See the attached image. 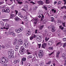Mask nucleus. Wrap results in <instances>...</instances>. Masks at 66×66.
<instances>
[{
    "instance_id": "nucleus-1",
    "label": "nucleus",
    "mask_w": 66,
    "mask_h": 66,
    "mask_svg": "<svg viewBox=\"0 0 66 66\" xmlns=\"http://www.w3.org/2000/svg\"><path fill=\"white\" fill-rule=\"evenodd\" d=\"M1 59H2V60L0 61L1 64L6 63L9 61V60L8 59L4 56H3L2 58H1Z\"/></svg>"
},
{
    "instance_id": "nucleus-2",
    "label": "nucleus",
    "mask_w": 66,
    "mask_h": 66,
    "mask_svg": "<svg viewBox=\"0 0 66 66\" xmlns=\"http://www.w3.org/2000/svg\"><path fill=\"white\" fill-rule=\"evenodd\" d=\"M29 45V41H26L23 44V47L25 48H27Z\"/></svg>"
},
{
    "instance_id": "nucleus-3",
    "label": "nucleus",
    "mask_w": 66,
    "mask_h": 66,
    "mask_svg": "<svg viewBox=\"0 0 66 66\" xmlns=\"http://www.w3.org/2000/svg\"><path fill=\"white\" fill-rule=\"evenodd\" d=\"M43 53L44 52H43V50H40V51L39 53V57H40V58L43 57V56L44 55Z\"/></svg>"
},
{
    "instance_id": "nucleus-4",
    "label": "nucleus",
    "mask_w": 66,
    "mask_h": 66,
    "mask_svg": "<svg viewBox=\"0 0 66 66\" xmlns=\"http://www.w3.org/2000/svg\"><path fill=\"white\" fill-rule=\"evenodd\" d=\"M26 60H27V59L26 58L23 57L20 62L21 64L22 65H23L24 64V62L26 61Z\"/></svg>"
},
{
    "instance_id": "nucleus-5",
    "label": "nucleus",
    "mask_w": 66,
    "mask_h": 66,
    "mask_svg": "<svg viewBox=\"0 0 66 66\" xmlns=\"http://www.w3.org/2000/svg\"><path fill=\"white\" fill-rule=\"evenodd\" d=\"M10 9H3L2 10V12H5V13H9L10 12Z\"/></svg>"
},
{
    "instance_id": "nucleus-6",
    "label": "nucleus",
    "mask_w": 66,
    "mask_h": 66,
    "mask_svg": "<svg viewBox=\"0 0 66 66\" xmlns=\"http://www.w3.org/2000/svg\"><path fill=\"white\" fill-rule=\"evenodd\" d=\"M21 50L20 51V53L21 54H23L24 51H25V49L23 47H21Z\"/></svg>"
},
{
    "instance_id": "nucleus-7",
    "label": "nucleus",
    "mask_w": 66,
    "mask_h": 66,
    "mask_svg": "<svg viewBox=\"0 0 66 66\" xmlns=\"http://www.w3.org/2000/svg\"><path fill=\"white\" fill-rule=\"evenodd\" d=\"M18 43L19 45H21L23 44V40L22 39H19L18 41Z\"/></svg>"
},
{
    "instance_id": "nucleus-8",
    "label": "nucleus",
    "mask_w": 66,
    "mask_h": 66,
    "mask_svg": "<svg viewBox=\"0 0 66 66\" xmlns=\"http://www.w3.org/2000/svg\"><path fill=\"white\" fill-rule=\"evenodd\" d=\"M38 37L37 38V40L38 42H41L42 41V35H39Z\"/></svg>"
},
{
    "instance_id": "nucleus-9",
    "label": "nucleus",
    "mask_w": 66,
    "mask_h": 66,
    "mask_svg": "<svg viewBox=\"0 0 66 66\" xmlns=\"http://www.w3.org/2000/svg\"><path fill=\"white\" fill-rule=\"evenodd\" d=\"M37 21H38L36 19H35V20H34V27H35V26H36Z\"/></svg>"
},
{
    "instance_id": "nucleus-10",
    "label": "nucleus",
    "mask_w": 66,
    "mask_h": 66,
    "mask_svg": "<svg viewBox=\"0 0 66 66\" xmlns=\"http://www.w3.org/2000/svg\"><path fill=\"white\" fill-rule=\"evenodd\" d=\"M28 33L26 34V35H27V36H29V35H31V31H30V30H28Z\"/></svg>"
},
{
    "instance_id": "nucleus-11",
    "label": "nucleus",
    "mask_w": 66,
    "mask_h": 66,
    "mask_svg": "<svg viewBox=\"0 0 66 66\" xmlns=\"http://www.w3.org/2000/svg\"><path fill=\"white\" fill-rule=\"evenodd\" d=\"M47 46V44L46 43H44L42 45V47L43 48H46V46Z\"/></svg>"
},
{
    "instance_id": "nucleus-12",
    "label": "nucleus",
    "mask_w": 66,
    "mask_h": 66,
    "mask_svg": "<svg viewBox=\"0 0 66 66\" xmlns=\"http://www.w3.org/2000/svg\"><path fill=\"white\" fill-rule=\"evenodd\" d=\"M26 52L27 53V54L28 55L30 54H31L32 53V52L31 51L28 50H27Z\"/></svg>"
},
{
    "instance_id": "nucleus-13",
    "label": "nucleus",
    "mask_w": 66,
    "mask_h": 66,
    "mask_svg": "<svg viewBox=\"0 0 66 66\" xmlns=\"http://www.w3.org/2000/svg\"><path fill=\"white\" fill-rule=\"evenodd\" d=\"M48 45L49 46H51L52 44H53V41H50L48 42Z\"/></svg>"
},
{
    "instance_id": "nucleus-14",
    "label": "nucleus",
    "mask_w": 66,
    "mask_h": 66,
    "mask_svg": "<svg viewBox=\"0 0 66 66\" xmlns=\"http://www.w3.org/2000/svg\"><path fill=\"white\" fill-rule=\"evenodd\" d=\"M55 28L54 26L52 28V31L53 32H55Z\"/></svg>"
},
{
    "instance_id": "nucleus-15",
    "label": "nucleus",
    "mask_w": 66,
    "mask_h": 66,
    "mask_svg": "<svg viewBox=\"0 0 66 66\" xmlns=\"http://www.w3.org/2000/svg\"><path fill=\"white\" fill-rule=\"evenodd\" d=\"M23 18L24 19L25 21H28V20H29V18H27L26 16H24L23 17Z\"/></svg>"
},
{
    "instance_id": "nucleus-16",
    "label": "nucleus",
    "mask_w": 66,
    "mask_h": 66,
    "mask_svg": "<svg viewBox=\"0 0 66 66\" xmlns=\"http://www.w3.org/2000/svg\"><path fill=\"white\" fill-rule=\"evenodd\" d=\"M15 16V15L14 14H11L10 18L13 19V18Z\"/></svg>"
},
{
    "instance_id": "nucleus-17",
    "label": "nucleus",
    "mask_w": 66,
    "mask_h": 66,
    "mask_svg": "<svg viewBox=\"0 0 66 66\" xmlns=\"http://www.w3.org/2000/svg\"><path fill=\"white\" fill-rule=\"evenodd\" d=\"M38 3L39 5H43V2L42 1H40L38 2Z\"/></svg>"
},
{
    "instance_id": "nucleus-18",
    "label": "nucleus",
    "mask_w": 66,
    "mask_h": 66,
    "mask_svg": "<svg viewBox=\"0 0 66 66\" xmlns=\"http://www.w3.org/2000/svg\"><path fill=\"white\" fill-rule=\"evenodd\" d=\"M43 13V12L42 10H40L38 11V14L39 15H41V14H42Z\"/></svg>"
},
{
    "instance_id": "nucleus-19",
    "label": "nucleus",
    "mask_w": 66,
    "mask_h": 66,
    "mask_svg": "<svg viewBox=\"0 0 66 66\" xmlns=\"http://www.w3.org/2000/svg\"><path fill=\"white\" fill-rule=\"evenodd\" d=\"M17 40L16 39H15L14 41L13 42V44L14 45H16V44H17Z\"/></svg>"
},
{
    "instance_id": "nucleus-20",
    "label": "nucleus",
    "mask_w": 66,
    "mask_h": 66,
    "mask_svg": "<svg viewBox=\"0 0 66 66\" xmlns=\"http://www.w3.org/2000/svg\"><path fill=\"white\" fill-rule=\"evenodd\" d=\"M57 22L58 23H61L63 22L61 20H58L57 21Z\"/></svg>"
},
{
    "instance_id": "nucleus-21",
    "label": "nucleus",
    "mask_w": 66,
    "mask_h": 66,
    "mask_svg": "<svg viewBox=\"0 0 66 66\" xmlns=\"http://www.w3.org/2000/svg\"><path fill=\"white\" fill-rule=\"evenodd\" d=\"M18 15L20 17L22 18H23V15H21V13H18Z\"/></svg>"
},
{
    "instance_id": "nucleus-22",
    "label": "nucleus",
    "mask_w": 66,
    "mask_h": 66,
    "mask_svg": "<svg viewBox=\"0 0 66 66\" xmlns=\"http://www.w3.org/2000/svg\"><path fill=\"white\" fill-rule=\"evenodd\" d=\"M60 54V52L59 51L58 52L56 53V57H59V54Z\"/></svg>"
},
{
    "instance_id": "nucleus-23",
    "label": "nucleus",
    "mask_w": 66,
    "mask_h": 66,
    "mask_svg": "<svg viewBox=\"0 0 66 66\" xmlns=\"http://www.w3.org/2000/svg\"><path fill=\"white\" fill-rule=\"evenodd\" d=\"M38 8V6L35 7L33 8V10L34 11H35V12L36 11V10H37V9Z\"/></svg>"
},
{
    "instance_id": "nucleus-24",
    "label": "nucleus",
    "mask_w": 66,
    "mask_h": 66,
    "mask_svg": "<svg viewBox=\"0 0 66 66\" xmlns=\"http://www.w3.org/2000/svg\"><path fill=\"white\" fill-rule=\"evenodd\" d=\"M9 52H8V54H9V55H13L14 54V53H13L12 52H11V51H9Z\"/></svg>"
},
{
    "instance_id": "nucleus-25",
    "label": "nucleus",
    "mask_w": 66,
    "mask_h": 66,
    "mask_svg": "<svg viewBox=\"0 0 66 66\" xmlns=\"http://www.w3.org/2000/svg\"><path fill=\"white\" fill-rule=\"evenodd\" d=\"M15 19L16 21H17V20H19V18H18V16H15Z\"/></svg>"
},
{
    "instance_id": "nucleus-26",
    "label": "nucleus",
    "mask_w": 66,
    "mask_h": 66,
    "mask_svg": "<svg viewBox=\"0 0 66 66\" xmlns=\"http://www.w3.org/2000/svg\"><path fill=\"white\" fill-rule=\"evenodd\" d=\"M28 5H25L24 6V8H26V10H27L28 11Z\"/></svg>"
},
{
    "instance_id": "nucleus-27",
    "label": "nucleus",
    "mask_w": 66,
    "mask_h": 66,
    "mask_svg": "<svg viewBox=\"0 0 66 66\" xmlns=\"http://www.w3.org/2000/svg\"><path fill=\"white\" fill-rule=\"evenodd\" d=\"M15 31L16 33H19L20 32V30L17 29H16Z\"/></svg>"
},
{
    "instance_id": "nucleus-28",
    "label": "nucleus",
    "mask_w": 66,
    "mask_h": 66,
    "mask_svg": "<svg viewBox=\"0 0 66 66\" xmlns=\"http://www.w3.org/2000/svg\"><path fill=\"white\" fill-rule=\"evenodd\" d=\"M0 24H1L2 27L4 26V23L2 21H0Z\"/></svg>"
},
{
    "instance_id": "nucleus-29",
    "label": "nucleus",
    "mask_w": 66,
    "mask_h": 66,
    "mask_svg": "<svg viewBox=\"0 0 66 66\" xmlns=\"http://www.w3.org/2000/svg\"><path fill=\"white\" fill-rule=\"evenodd\" d=\"M43 9H45L46 11H47V7L45 5L43 6Z\"/></svg>"
},
{
    "instance_id": "nucleus-30",
    "label": "nucleus",
    "mask_w": 66,
    "mask_h": 66,
    "mask_svg": "<svg viewBox=\"0 0 66 66\" xmlns=\"http://www.w3.org/2000/svg\"><path fill=\"white\" fill-rule=\"evenodd\" d=\"M46 3L47 4L50 3V0H46Z\"/></svg>"
},
{
    "instance_id": "nucleus-31",
    "label": "nucleus",
    "mask_w": 66,
    "mask_h": 66,
    "mask_svg": "<svg viewBox=\"0 0 66 66\" xmlns=\"http://www.w3.org/2000/svg\"><path fill=\"white\" fill-rule=\"evenodd\" d=\"M49 39V38L47 37H46L45 38V40L46 42H47Z\"/></svg>"
},
{
    "instance_id": "nucleus-32",
    "label": "nucleus",
    "mask_w": 66,
    "mask_h": 66,
    "mask_svg": "<svg viewBox=\"0 0 66 66\" xmlns=\"http://www.w3.org/2000/svg\"><path fill=\"white\" fill-rule=\"evenodd\" d=\"M46 64H47V65H50L51 64V61H49L48 62L46 63Z\"/></svg>"
},
{
    "instance_id": "nucleus-33",
    "label": "nucleus",
    "mask_w": 66,
    "mask_h": 66,
    "mask_svg": "<svg viewBox=\"0 0 66 66\" xmlns=\"http://www.w3.org/2000/svg\"><path fill=\"white\" fill-rule=\"evenodd\" d=\"M54 18L53 17H51V21H52V22H53L54 21Z\"/></svg>"
},
{
    "instance_id": "nucleus-34",
    "label": "nucleus",
    "mask_w": 66,
    "mask_h": 66,
    "mask_svg": "<svg viewBox=\"0 0 66 66\" xmlns=\"http://www.w3.org/2000/svg\"><path fill=\"white\" fill-rule=\"evenodd\" d=\"M52 12H53L54 13H56V10H54V9H52Z\"/></svg>"
},
{
    "instance_id": "nucleus-35",
    "label": "nucleus",
    "mask_w": 66,
    "mask_h": 66,
    "mask_svg": "<svg viewBox=\"0 0 66 66\" xmlns=\"http://www.w3.org/2000/svg\"><path fill=\"white\" fill-rule=\"evenodd\" d=\"M44 65V62H42L40 63V66H43Z\"/></svg>"
},
{
    "instance_id": "nucleus-36",
    "label": "nucleus",
    "mask_w": 66,
    "mask_h": 66,
    "mask_svg": "<svg viewBox=\"0 0 66 66\" xmlns=\"http://www.w3.org/2000/svg\"><path fill=\"white\" fill-rule=\"evenodd\" d=\"M53 47H50L48 48V49L49 50H53Z\"/></svg>"
},
{
    "instance_id": "nucleus-37",
    "label": "nucleus",
    "mask_w": 66,
    "mask_h": 66,
    "mask_svg": "<svg viewBox=\"0 0 66 66\" xmlns=\"http://www.w3.org/2000/svg\"><path fill=\"white\" fill-rule=\"evenodd\" d=\"M66 55V53H63L62 54V57H65V56Z\"/></svg>"
},
{
    "instance_id": "nucleus-38",
    "label": "nucleus",
    "mask_w": 66,
    "mask_h": 66,
    "mask_svg": "<svg viewBox=\"0 0 66 66\" xmlns=\"http://www.w3.org/2000/svg\"><path fill=\"white\" fill-rule=\"evenodd\" d=\"M44 25L41 26L40 28V30H42V29H43V28H44Z\"/></svg>"
},
{
    "instance_id": "nucleus-39",
    "label": "nucleus",
    "mask_w": 66,
    "mask_h": 66,
    "mask_svg": "<svg viewBox=\"0 0 66 66\" xmlns=\"http://www.w3.org/2000/svg\"><path fill=\"white\" fill-rule=\"evenodd\" d=\"M42 17L41 18V21L43 20V19L44 18V16L43 15V14H42Z\"/></svg>"
},
{
    "instance_id": "nucleus-40",
    "label": "nucleus",
    "mask_w": 66,
    "mask_h": 66,
    "mask_svg": "<svg viewBox=\"0 0 66 66\" xmlns=\"http://www.w3.org/2000/svg\"><path fill=\"white\" fill-rule=\"evenodd\" d=\"M53 26H53L52 25H51L49 27H48V29H50V28H52Z\"/></svg>"
},
{
    "instance_id": "nucleus-41",
    "label": "nucleus",
    "mask_w": 66,
    "mask_h": 66,
    "mask_svg": "<svg viewBox=\"0 0 66 66\" xmlns=\"http://www.w3.org/2000/svg\"><path fill=\"white\" fill-rule=\"evenodd\" d=\"M21 10L22 11H25V12H27V10L24 8H22Z\"/></svg>"
},
{
    "instance_id": "nucleus-42",
    "label": "nucleus",
    "mask_w": 66,
    "mask_h": 66,
    "mask_svg": "<svg viewBox=\"0 0 66 66\" xmlns=\"http://www.w3.org/2000/svg\"><path fill=\"white\" fill-rule=\"evenodd\" d=\"M65 22L62 23V26H63V27H65Z\"/></svg>"
},
{
    "instance_id": "nucleus-43",
    "label": "nucleus",
    "mask_w": 66,
    "mask_h": 66,
    "mask_svg": "<svg viewBox=\"0 0 66 66\" xmlns=\"http://www.w3.org/2000/svg\"><path fill=\"white\" fill-rule=\"evenodd\" d=\"M11 52H12V53H14V50H10V51Z\"/></svg>"
},
{
    "instance_id": "nucleus-44",
    "label": "nucleus",
    "mask_w": 66,
    "mask_h": 66,
    "mask_svg": "<svg viewBox=\"0 0 66 66\" xmlns=\"http://www.w3.org/2000/svg\"><path fill=\"white\" fill-rule=\"evenodd\" d=\"M63 47H64L66 46V42L63 45Z\"/></svg>"
},
{
    "instance_id": "nucleus-45",
    "label": "nucleus",
    "mask_w": 66,
    "mask_h": 66,
    "mask_svg": "<svg viewBox=\"0 0 66 66\" xmlns=\"http://www.w3.org/2000/svg\"><path fill=\"white\" fill-rule=\"evenodd\" d=\"M18 3V4H22V2H17Z\"/></svg>"
},
{
    "instance_id": "nucleus-46",
    "label": "nucleus",
    "mask_w": 66,
    "mask_h": 66,
    "mask_svg": "<svg viewBox=\"0 0 66 66\" xmlns=\"http://www.w3.org/2000/svg\"><path fill=\"white\" fill-rule=\"evenodd\" d=\"M60 43H61V42H59L57 43V44L56 46H59V45H60Z\"/></svg>"
},
{
    "instance_id": "nucleus-47",
    "label": "nucleus",
    "mask_w": 66,
    "mask_h": 66,
    "mask_svg": "<svg viewBox=\"0 0 66 66\" xmlns=\"http://www.w3.org/2000/svg\"><path fill=\"white\" fill-rule=\"evenodd\" d=\"M38 48H40V47H41V44H38Z\"/></svg>"
},
{
    "instance_id": "nucleus-48",
    "label": "nucleus",
    "mask_w": 66,
    "mask_h": 66,
    "mask_svg": "<svg viewBox=\"0 0 66 66\" xmlns=\"http://www.w3.org/2000/svg\"><path fill=\"white\" fill-rule=\"evenodd\" d=\"M33 36H31L30 37V40H32V39H33Z\"/></svg>"
},
{
    "instance_id": "nucleus-49",
    "label": "nucleus",
    "mask_w": 66,
    "mask_h": 66,
    "mask_svg": "<svg viewBox=\"0 0 66 66\" xmlns=\"http://www.w3.org/2000/svg\"><path fill=\"white\" fill-rule=\"evenodd\" d=\"M14 64H16L17 63H18L17 62V61L16 60H15L14 62Z\"/></svg>"
},
{
    "instance_id": "nucleus-50",
    "label": "nucleus",
    "mask_w": 66,
    "mask_h": 66,
    "mask_svg": "<svg viewBox=\"0 0 66 66\" xmlns=\"http://www.w3.org/2000/svg\"><path fill=\"white\" fill-rule=\"evenodd\" d=\"M32 57V56L30 55L28 57V59H30V58H31Z\"/></svg>"
},
{
    "instance_id": "nucleus-51",
    "label": "nucleus",
    "mask_w": 66,
    "mask_h": 66,
    "mask_svg": "<svg viewBox=\"0 0 66 66\" xmlns=\"http://www.w3.org/2000/svg\"><path fill=\"white\" fill-rule=\"evenodd\" d=\"M5 26L6 27H9V24L6 23L5 25Z\"/></svg>"
},
{
    "instance_id": "nucleus-52",
    "label": "nucleus",
    "mask_w": 66,
    "mask_h": 66,
    "mask_svg": "<svg viewBox=\"0 0 66 66\" xmlns=\"http://www.w3.org/2000/svg\"><path fill=\"white\" fill-rule=\"evenodd\" d=\"M62 40H63L64 42H66V38H63L62 39Z\"/></svg>"
},
{
    "instance_id": "nucleus-53",
    "label": "nucleus",
    "mask_w": 66,
    "mask_h": 66,
    "mask_svg": "<svg viewBox=\"0 0 66 66\" xmlns=\"http://www.w3.org/2000/svg\"><path fill=\"white\" fill-rule=\"evenodd\" d=\"M18 48H16L15 49V51H18Z\"/></svg>"
},
{
    "instance_id": "nucleus-54",
    "label": "nucleus",
    "mask_w": 66,
    "mask_h": 66,
    "mask_svg": "<svg viewBox=\"0 0 66 66\" xmlns=\"http://www.w3.org/2000/svg\"><path fill=\"white\" fill-rule=\"evenodd\" d=\"M2 48L3 49H4L5 48V47L4 45H2Z\"/></svg>"
},
{
    "instance_id": "nucleus-55",
    "label": "nucleus",
    "mask_w": 66,
    "mask_h": 66,
    "mask_svg": "<svg viewBox=\"0 0 66 66\" xmlns=\"http://www.w3.org/2000/svg\"><path fill=\"white\" fill-rule=\"evenodd\" d=\"M37 29H36L35 30V33L36 34H37Z\"/></svg>"
},
{
    "instance_id": "nucleus-56",
    "label": "nucleus",
    "mask_w": 66,
    "mask_h": 66,
    "mask_svg": "<svg viewBox=\"0 0 66 66\" xmlns=\"http://www.w3.org/2000/svg\"><path fill=\"white\" fill-rule=\"evenodd\" d=\"M15 12L16 14H17L18 13V11H17V10H15Z\"/></svg>"
},
{
    "instance_id": "nucleus-57",
    "label": "nucleus",
    "mask_w": 66,
    "mask_h": 66,
    "mask_svg": "<svg viewBox=\"0 0 66 66\" xmlns=\"http://www.w3.org/2000/svg\"><path fill=\"white\" fill-rule=\"evenodd\" d=\"M30 3H32L33 5L35 4V3L33 2H30Z\"/></svg>"
},
{
    "instance_id": "nucleus-58",
    "label": "nucleus",
    "mask_w": 66,
    "mask_h": 66,
    "mask_svg": "<svg viewBox=\"0 0 66 66\" xmlns=\"http://www.w3.org/2000/svg\"><path fill=\"white\" fill-rule=\"evenodd\" d=\"M61 3V1H60L58 2V4H60Z\"/></svg>"
},
{
    "instance_id": "nucleus-59",
    "label": "nucleus",
    "mask_w": 66,
    "mask_h": 66,
    "mask_svg": "<svg viewBox=\"0 0 66 66\" xmlns=\"http://www.w3.org/2000/svg\"><path fill=\"white\" fill-rule=\"evenodd\" d=\"M64 2V4L65 5L66 4V0H63Z\"/></svg>"
},
{
    "instance_id": "nucleus-60",
    "label": "nucleus",
    "mask_w": 66,
    "mask_h": 66,
    "mask_svg": "<svg viewBox=\"0 0 66 66\" xmlns=\"http://www.w3.org/2000/svg\"><path fill=\"white\" fill-rule=\"evenodd\" d=\"M63 31L64 32H65V33H66V29H63Z\"/></svg>"
},
{
    "instance_id": "nucleus-61",
    "label": "nucleus",
    "mask_w": 66,
    "mask_h": 66,
    "mask_svg": "<svg viewBox=\"0 0 66 66\" xmlns=\"http://www.w3.org/2000/svg\"><path fill=\"white\" fill-rule=\"evenodd\" d=\"M60 45L61 46H62L63 45V43H61V42H60Z\"/></svg>"
},
{
    "instance_id": "nucleus-62",
    "label": "nucleus",
    "mask_w": 66,
    "mask_h": 66,
    "mask_svg": "<svg viewBox=\"0 0 66 66\" xmlns=\"http://www.w3.org/2000/svg\"><path fill=\"white\" fill-rule=\"evenodd\" d=\"M8 58H11V57H12V56L11 55H9L8 57Z\"/></svg>"
},
{
    "instance_id": "nucleus-63",
    "label": "nucleus",
    "mask_w": 66,
    "mask_h": 66,
    "mask_svg": "<svg viewBox=\"0 0 66 66\" xmlns=\"http://www.w3.org/2000/svg\"><path fill=\"white\" fill-rule=\"evenodd\" d=\"M64 62H65L64 63V65H65V66H66V60H65Z\"/></svg>"
},
{
    "instance_id": "nucleus-64",
    "label": "nucleus",
    "mask_w": 66,
    "mask_h": 66,
    "mask_svg": "<svg viewBox=\"0 0 66 66\" xmlns=\"http://www.w3.org/2000/svg\"><path fill=\"white\" fill-rule=\"evenodd\" d=\"M3 66H7V65L6 64H5L3 65Z\"/></svg>"
}]
</instances>
